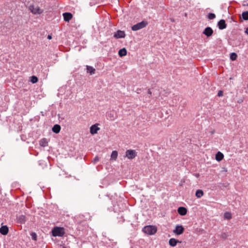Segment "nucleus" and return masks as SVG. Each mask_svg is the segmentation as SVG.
<instances>
[{
  "label": "nucleus",
  "mask_w": 248,
  "mask_h": 248,
  "mask_svg": "<svg viewBox=\"0 0 248 248\" xmlns=\"http://www.w3.org/2000/svg\"><path fill=\"white\" fill-rule=\"evenodd\" d=\"M142 231L149 235H153L156 233L157 228L155 226L153 225L146 226L142 229Z\"/></svg>",
  "instance_id": "f257e3e1"
},
{
  "label": "nucleus",
  "mask_w": 248,
  "mask_h": 248,
  "mask_svg": "<svg viewBox=\"0 0 248 248\" xmlns=\"http://www.w3.org/2000/svg\"><path fill=\"white\" fill-rule=\"evenodd\" d=\"M65 233L64 229L62 227H55L52 230L53 236H62Z\"/></svg>",
  "instance_id": "f03ea898"
},
{
  "label": "nucleus",
  "mask_w": 248,
  "mask_h": 248,
  "mask_svg": "<svg viewBox=\"0 0 248 248\" xmlns=\"http://www.w3.org/2000/svg\"><path fill=\"white\" fill-rule=\"evenodd\" d=\"M148 25V22L145 20L142 21L140 22H139L134 25H133L131 29L133 31H138L141 29L144 28Z\"/></svg>",
  "instance_id": "7ed1b4c3"
},
{
  "label": "nucleus",
  "mask_w": 248,
  "mask_h": 248,
  "mask_svg": "<svg viewBox=\"0 0 248 248\" xmlns=\"http://www.w3.org/2000/svg\"><path fill=\"white\" fill-rule=\"evenodd\" d=\"M137 155V153L134 150H127L125 152V156L129 159L134 158Z\"/></svg>",
  "instance_id": "20e7f679"
},
{
  "label": "nucleus",
  "mask_w": 248,
  "mask_h": 248,
  "mask_svg": "<svg viewBox=\"0 0 248 248\" xmlns=\"http://www.w3.org/2000/svg\"><path fill=\"white\" fill-rule=\"evenodd\" d=\"M29 9L31 12L33 14H40L43 13V10L41 9L39 7H35L34 5H30Z\"/></svg>",
  "instance_id": "39448f33"
},
{
  "label": "nucleus",
  "mask_w": 248,
  "mask_h": 248,
  "mask_svg": "<svg viewBox=\"0 0 248 248\" xmlns=\"http://www.w3.org/2000/svg\"><path fill=\"white\" fill-rule=\"evenodd\" d=\"M213 32L214 31L213 29L210 27H207L205 28L202 32V33L207 37H209L213 35Z\"/></svg>",
  "instance_id": "423d86ee"
},
{
  "label": "nucleus",
  "mask_w": 248,
  "mask_h": 248,
  "mask_svg": "<svg viewBox=\"0 0 248 248\" xmlns=\"http://www.w3.org/2000/svg\"><path fill=\"white\" fill-rule=\"evenodd\" d=\"M184 231V228L182 225H176L175 229L173 231V232L177 234L180 235L183 233Z\"/></svg>",
  "instance_id": "0eeeda50"
},
{
  "label": "nucleus",
  "mask_w": 248,
  "mask_h": 248,
  "mask_svg": "<svg viewBox=\"0 0 248 248\" xmlns=\"http://www.w3.org/2000/svg\"><path fill=\"white\" fill-rule=\"evenodd\" d=\"M98 124H96L92 125L90 128V132L91 134L94 135L97 133V131L100 129L98 127Z\"/></svg>",
  "instance_id": "6e6552de"
},
{
  "label": "nucleus",
  "mask_w": 248,
  "mask_h": 248,
  "mask_svg": "<svg viewBox=\"0 0 248 248\" xmlns=\"http://www.w3.org/2000/svg\"><path fill=\"white\" fill-rule=\"evenodd\" d=\"M217 26L220 30L225 29L227 27V24H226L225 20H220L217 23Z\"/></svg>",
  "instance_id": "1a4fd4ad"
},
{
  "label": "nucleus",
  "mask_w": 248,
  "mask_h": 248,
  "mask_svg": "<svg viewBox=\"0 0 248 248\" xmlns=\"http://www.w3.org/2000/svg\"><path fill=\"white\" fill-rule=\"evenodd\" d=\"M125 36V32L124 31L118 30L114 35V37L116 38H124Z\"/></svg>",
  "instance_id": "9d476101"
},
{
  "label": "nucleus",
  "mask_w": 248,
  "mask_h": 248,
  "mask_svg": "<svg viewBox=\"0 0 248 248\" xmlns=\"http://www.w3.org/2000/svg\"><path fill=\"white\" fill-rule=\"evenodd\" d=\"M63 16L64 20L68 22L72 19L73 15L70 13L65 12L63 14Z\"/></svg>",
  "instance_id": "9b49d317"
},
{
  "label": "nucleus",
  "mask_w": 248,
  "mask_h": 248,
  "mask_svg": "<svg viewBox=\"0 0 248 248\" xmlns=\"http://www.w3.org/2000/svg\"><path fill=\"white\" fill-rule=\"evenodd\" d=\"M9 232L8 227L6 226H2L0 228V233L2 235H6Z\"/></svg>",
  "instance_id": "f8f14e48"
},
{
  "label": "nucleus",
  "mask_w": 248,
  "mask_h": 248,
  "mask_svg": "<svg viewBox=\"0 0 248 248\" xmlns=\"http://www.w3.org/2000/svg\"><path fill=\"white\" fill-rule=\"evenodd\" d=\"M177 211L179 214L181 216H185L187 213V209L184 207H179Z\"/></svg>",
  "instance_id": "ddd939ff"
},
{
  "label": "nucleus",
  "mask_w": 248,
  "mask_h": 248,
  "mask_svg": "<svg viewBox=\"0 0 248 248\" xmlns=\"http://www.w3.org/2000/svg\"><path fill=\"white\" fill-rule=\"evenodd\" d=\"M178 243H180V242L175 238H170L169 241V245L171 247L176 246Z\"/></svg>",
  "instance_id": "4468645a"
},
{
  "label": "nucleus",
  "mask_w": 248,
  "mask_h": 248,
  "mask_svg": "<svg viewBox=\"0 0 248 248\" xmlns=\"http://www.w3.org/2000/svg\"><path fill=\"white\" fill-rule=\"evenodd\" d=\"M17 220L19 223H25L26 222V217L24 215H21L17 217Z\"/></svg>",
  "instance_id": "2eb2a0df"
},
{
  "label": "nucleus",
  "mask_w": 248,
  "mask_h": 248,
  "mask_svg": "<svg viewBox=\"0 0 248 248\" xmlns=\"http://www.w3.org/2000/svg\"><path fill=\"white\" fill-rule=\"evenodd\" d=\"M224 157L223 154L220 152H218L216 155V159L217 161H221Z\"/></svg>",
  "instance_id": "dca6fc26"
},
{
  "label": "nucleus",
  "mask_w": 248,
  "mask_h": 248,
  "mask_svg": "<svg viewBox=\"0 0 248 248\" xmlns=\"http://www.w3.org/2000/svg\"><path fill=\"white\" fill-rule=\"evenodd\" d=\"M87 72L90 73V75H92L95 73V69L91 66L87 65L86 66Z\"/></svg>",
  "instance_id": "f3484780"
},
{
  "label": "nucleus",
  "mask_w": 248,
  "mask_h": 248,
  "mask_svg": "<svg viewBox=\"0 0 248 248\" xmlns=\"http://www.w3.org/2000/svg\"><path fill=\"white\" fill-rule=\"evenodd\" d=\"M61 128L60 125L56 124L53 126L52 130L54 133L57 134L60 132Z\"/></svg>",
  "instance_id": "a211bd4d"
},
{
  "label": "nucleus",
  "mask_w": 248,
  "mask_h": 248,
  "mask_svg": "<svg viewBox=\"0 0 248 248\" xmlns=\"http://www.w3.org/2000/svg\"><path fill=\"white\" fill-rule=\"evenodd\" d=\"M119 55L120 57H123L126 55L127 51L125 48H123L120 49L118 52Z\"/></svg>",
  "instance_id": "6ab92c4d"
},
{
  "label": "nucleus",
  "mask_w": 248,
  "mask_h": 248,
  "mask_svg": "<svg viewBox=\"0 0 248 248\" xmlns=\"http://www.w3.org/2000/svg\"><path fill=\"white\" fill-rule=\"evenodd\" d=\"M40 145L41 146L45 147L47 145V140L46 138L41 139L40 141Z\"/></svg>",
  "instance_id": "aec40b11"
},
{
  "label": "nucleus",
  "mask_w": 248,
  "mask_h": 248,
  "mask_svg": "<svg viewBox=\"0 0 248 248\" xmlns=\"http://www.w3.org/2000/svg\"><path fill=\"white\" fill-rule=\"evenodd\" d=\"M118 156V152L117 151H113L111 154V158L110 159L111 160H115Z\"/></svg>",
  "instance_id": "412c9836"
},
{
  "label": "nucleus",
  "mask_w": 248,
  "mask_h": 248,
  "mask_svg": "<svg viewBox=\"0 0 248 248\" xmlns=\"http://www.w3.org/2000/svg\"><path fill=\"white\" fill-rule=\"evenodd\" d=\"M203 195V192L202 190L198 189L196 191L195 195L198 198H201Z\"/></svg>",
  "instance_id": "4be33fe9"
},
{
  "label": "nucleus",
  "mask_w": 248,
  "mask_h": 248,
  "mask_svg": "<svg viewBox=\"0 0 248 248\" xmlns=\"http://www.w3.org/2000/svg\"><path fill=\"white\" fill-rule=\"evenodd\" d=\"M232 217V214L230 212H225L224 214V218L225 219L229 220L231 219Z\"/></svg>",
  "instance_id": "5701e85b"
},
{
  "label": "nucleus",
  "mask_w": 248,
  "mask_h": 248,
  "mask_svg": "<svg viewBox=\"0 0 248 248\" xmlns=\"http://www.w3.org/2000/svg\"><path fill=\"white\" fill-rule=\"evenodd\" d=\"M242 16L244 20H248V11H245L242 13Z\"/></svg>",
  "instance_id": "b1692460"
},
{
  "label": "nucleus",
  "mask_w": 248,
  "mask_h": 248,
  "mask_svg": "<svg viewBox=\"0 0 248 248\" xmlns=\"http://www.w3.org/2000/svg\"><path fill=\"white\" fill-rule=\"evenodd\" d=\"M237 57L236 53L235 52H232L230 54V59L232 61H235Z\"/></svg>",
  "instance_id": "393cba45"
},
{
  "label": "nucleus",
  "mask_w": 248,
  "mask_h": 248,
  "mask_svg": "<svg viewBox=\"0 0 248 248\" xmlns=\"http://www.w3.org/2000/svg\"><path fill=\"white\" fill-rule=\"evenodd\" d=\"M38 81V79L37 77L32 76L31 77V82L32 83H36Z\"/></svg>",
  "instance_id": "a878e982"
},
{
  "label": "nucleus",
  "mask_w": 248,
  "mask_h": 248,
  "mask_svg": "<svg viewBox=\"0 0 248 248\" xmlns=\"http://www.w3.org/2000/svg\"><path fill=\"white\" fill-rule=\"evenodd\" d=\"M207 17L208 19H209L210 20L214 19V18H216V15H215V14H214L213 13H209L207 15Z\"/></svg>",
  "instance_id": "bb28decb"
},
{
  "label": "nucleus",
  "mask_w": 248,
  "mask_h": 248,
  "mask_svg": "<svg viewBox=\"0 0 248 248\" xmlns=\"http://www.w3.org/2000/svg\"><path fill=\"white\" fill-rule=\"evenodd\" d=\"M31 238L32 240H34V241H36L37 240V234L35 232H32L31 233Z\"/></svg>",
  "instance_id": "cd10ccee"
},
{
  "label": "nucleus",
  "mask_w": 248,
  "mask_h": 248,
  "mask_svg": "<svg viewBox=\"0 0 248 248\" xmlns=\"http://www.w3.org/2000/svg\"><path fill=\"white\" fill-rule=\"evenodd\" d=\"M99 158L98 156H96L94 157V158L92 161V163L93 164H95L99 161Z\"/></svg>",
  "instance_id": "c85d7f7f"
},
{
  "label": "nucleus",
  "mask_w": 248,
  "mask_h": 248,
  "mask_svg": "<svg viewBox=\"0 0 248 248\" xmlns=\"http://www.w3.org/2000/svg\"><path fill=\"white\" fill-rule=\"evenodd\" d=\"M227 236H228V235H227V233L225 232L222 233L221 235V237L222 239H226L227 237Z\"/></svg>",
  "instance_id": "c756f323"
},
{
  "label": "nucleus",
  "mask_w": 248,
  "mask_h": 248,
  "mask_svg": "<svg viewBox=\"0 0 248 248\" xmlns=\"http://www.w3.org/2000/svg\"><path fill=\"white\" fill-rule=\"evenodd\" d=\"M223 93L222 91L220 90L218 91L217 93V96L219 97L222 96L223 95Z\"/></svg>",
  "instance_id": "7c9ffc66"
},
{
  "label": "nucleus",
  "mask_w": 248,
  "mask_h": 248,
  "mask_svg": "<svg viewBox=\"0 0 248 248\" xmlns=\"http://www.w3.org/2000/svg\"><path fill=\"white\" fill-rule=\"evenodd\" d=\"M243 101H244L243 99H240L238 100L237 102L238 103H241L243 102Z\"/></svg>",
  "instance_id": "2f4dec72"
},
{
  "label": "nucleus",
  "mask_w": 248,
  "mask_h": 248,
  "mask_svg": "<svg viewBox=\"0 0 248 248\" xmlns=\"http://www.w3.org/2000/svg\"><path fill=\"white\" fill-rule=\"evenodd\" d=\"M47 39H48L50 40V39H52V36H51V35H48L47 36Z\"/></svg>",
  "instance_id": "473e14b6"
},
{
  "label": "nucleus",
  "mask_w": 248,
  "mask_h": 248,
  "mask_svg": "<svg viewBox=\"0 0 248 248\" xmlns=\"http://www.w3.org/2000/svg\"><path fill=\"white\" fill-rule=\"evenodd\" d=\"M148 94H152V92H151V91H150V89H148Z\"/></svg>",
  "instance_id": "72a5a7b5"
},
{
  "label": "nucleus",
  "mask_w": 248,
  "mask_h": 248,
  "mask_svg": "<svg viewBox=\"0 0 248 248\" xmlns=\"http://www.w3.org/2000/svg\"><path fill=\"white\" fill-rule=\"evenodd\" d=\"M245 33L248 35V27L246 28V30L245 31Z\"/></svg>",
  "instance_id": "f704fd0d"
},
{
  "label": "nucleus",
  "mask_w": 248,
  "mask_h": 248,
  "mask_svg": "<svg viewBox=\"0 0 248 248\" xmlns=\"http://www.w3.org/2000/svg\"><path fill=\"white\" fill-rule=\"evenodd\" d=\"M247 89L248 90V84L247 85Z\"/></svg>",
  "instance_id": "c9c22d12"
},
{
  "label": "nucleus",
  "mask_w": 248,
  "mask_h": 248,
  "mask_svg": "<svg viewBox=\"0 0 248 248\" xmlns=\"http://www.w3.org/2000/svg\"><path fill=\"white\" fill-rule=\"evenodd\" d=\"M199 176V174L196 175V176Z\"/></svg>",
  "instance_id": "e433bc0d"
},
{
  "label": "nucleus",
  "mask_w": 248,
  "mask_h": 248,
  "mask_svg": "<svg viewBox=\"0 0 248 248\" xmlns=\"http://www.w3.org/2000/svg\"><path fill=\"white\" fill-rule=\"evenodd\" d=\"M199 176V174L196 175V176Z\"/></svg>",
  "instance_id": "4c0bfd02"
},
{
  "label": "nucleus",
  "mask_w": 248,
  "mask_h": 248,
  "mask_svg": "<svg viewBox=\"0 0 248 248\" xmlns=\"http://www.w3.org/2000/svg\"><path fill=\"white\" fill-rule=\"evenodd\" d=\"M247 6H248V3L247 4Z\"/></svg>",
  "instance_id": "58836bf2"
}]
</instances>
